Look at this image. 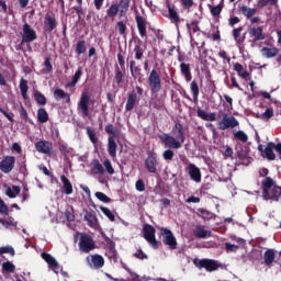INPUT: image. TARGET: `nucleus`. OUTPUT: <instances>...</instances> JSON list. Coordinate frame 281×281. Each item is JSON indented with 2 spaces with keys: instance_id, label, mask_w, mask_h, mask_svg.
Listing matches in <instances>:
<instances>
[{
  "instance_id": "nucleus-1",
  "label": "nucleus",
  "mask_w": 281,
  "mask_h": 281,
  "mask_svg": "<svg viewBox=\"0 0 281 281\" xmlns=\"http://www.w3.org/2000/svg\"><path fill=\"white\" fill-rule=\"evenodd\" d=\"M98 245L93 237L87 233H81L79 238V251L81 254H90L93 249H97Z\"/></svg>"
},
{
  "instance_id": "nucleus-2",
  "label": "nucleus",
  "mask_w": 281,
  "mask_h": 281,
  "mask_svg": "<svg viewBox=\"0 0 281 281\" xmlns=\"http://www.w3.org/2000/svg\"><path fill=\"white\" fill-rule=\"evenodd\" d=\"M159 232V238H162L164 245H167L171 250L177 249V237H175L172 231L166 227H160Z\"/></svg>"
},
{
  "instance_id": "nucleus-3",
  "label": "nucleus",
  "mask_w": 281,
  "mask_h": 281,
  "mask_svg": "<svg viewBox=\"0 0 281 281\" xmlns=\"http://www.w3.org/2000/svg\"><path fill=\"white\" fill-rule=\"evenodd\" d=\"M160 143L164 144L165 148L179 150L183 145L175 136H170L168 133H162L158 136Z\"/></svg>"
},
{
  "instance_id": "nucleus-4",
  "label": "nucleus",
  "mask_w": 281,
  "mask_h": 281,
  "mask_svg": "<svg viewBox=\"0 0 281 281\" xmlns=\"http://www.w3.org/2000/svg\"><path fill=\"white\" fill-rule=\"evenodd\" d=\"M38 38L36 31L32 29L29 23H24L22 26V40L21 45H25V43H34Z\"/></svg>"
},
{
  "instance_id": "nucleus-5",
  "label": "nucleus",
  "mask_w": 281,
  "mask_h": 281,
  "mask_svg": "<svg viewBox=\"0 0 281 281\" xmlns=\"http://www.w3.org/2000/svg\"><path fill=\"white\" fill-rule=\"evenodd\" d=\"M148 85L151 93H159L161 91V77L157 69H153L148 77Z\"/></svg>"
},
{
  "instance_id": "nucleus-6",
  "label": "nucleus",
  "mask_w": 281,
  "mask_h": 281,
  "mask_svg": "<svg viewBox=\"0 0 281 281\" xmlns=\"http://www.w3.org/2000/svg\"><path fill=\"white\" fill-rule=\"evenodd\" d=\"M159 166V160L157 159V153L148 151L147 158L145 159V168L150 175H157V167Z\"/></svg>"
},
{
  "instance_id": "nucleus-7",
  "label": "nucleus",
  "mask_w": 281,
  "mask_h": 281,
  "mask_svg": "<svg viewBox=\"0 0 281 281\" xmlns=\"http://www.w3.org/2000/svg\"><path fill=\"white\" fill-rule=\"evenodd\" d=\"M238 120L234 117L233 115H229L227 113L222 114V121L218 123V128L221 131H227V128H236V126H239Z\"/></svg>"
},
{
  "instance_id": "nucleus-8",
  "label": "nucleus",
  "mask_w": 281,
  "mask_h": 281,
  "mask_svg": "<svg viewBox=\"0 0 281 281\" xmlns=\"http://www.w3.org/2000/svg\"><path fill=\"white\" fill-rule=\"evenodd\" d=\"M58 27V20L56 19V14L54 12H48L44 16V26L43 30L47 34H52L53 31Z\"/></svg>"
},
{
  "instance_id": "nucleus-9",
  "label": "nucleus",
  "mask_w": 281,
  "mask_h": 281,
  "mask_svg": "<svg viewBox=\"0 0 281 281\" xmlns=\"http://www.w3.org/2000/svg\"><path fill=\"white\" fill-rule=\"evenodd\" d=\"M195 267L198 269H205L209 272L217 271V269L221 267V263L214 259H200L194 261Z\"/></svg>"
},
{
  "instance_id": "nucleus-10",
  "label": "nucleus",
  "mask_w": 281,
  "mask_h": 281,
  "mask_svg": "<svg viewBox=\"0 0 281 281\" xmlns=\"http://www.w3.org/2000/svg\"><path fill=\"white\" fill-rule=\"evenodd\" d=\"M135 22L140 38H144V41H148V32L146 31L148 21L146 20V18L142 16L139 13H136Z\"/></svg>"
},
{
  "instance_id": "nucleus-11",
  "label": "nucleus",
  "mask_w": 281,
  "mask_h": 281,
  "mask_svg": "<svg viewBox=\"0 0 281 281\" xmlns=\"http://www.w3.org/2000/svg\"><path fill=\"white\" fill-rule=\"evenodd\" d=\"M90 102H91V97H89V94L87 92H83L80 97L78 104H77L78 110L80 111L82 117H88Z\"/></svg>"
},
{
  "instance_id": "nucleus-12",
  "label": "nucleus",
  "mask_w": 281,
  "mask_h": 281,
  "mask_svg": "<svg viewBox=\"0 0 281 281\" xmlns=\"http://www.w3.org/2000/svg\"><path fill=\"white\" fill-rule=\"evenodd\" d=\"M14 164H16V158L14 156H5L0 161L1 172H4V175L12 172V170H14Z\"/></svg>"
},
{
  "instance_id": "nucleus-13",
  "label": "nucleus",
  "mask_w": 281,
  "mask_h": 281,
  "mask_svg": "<svg viewBox=\"0 0 281 281\" xmlns=\"http://www.w3.org/2000/svg\"><path fill=\"white\" fill-rule=\"evenodd\" d=\"M41 257L43 260H45V262H47L48 269H50L56 274L60 273V265L56 258H54V256L49 255V252H42Z\"/></svg>"
},
{
  "instance_id": "nucleus-14",
  "label": "nucleus",
  "mask_w": 281,
  "mask_h": 281,
  "mask_svg": "<svg viewBox=\"0 0 281 281\" xmlns=\"http://www.w3.org/2000/svg\"><path fill=\"white\" fill-rule=\"evenodd\" d=\"M191 47H198L199 52L205 47V32L200 31L190 37Z\"/></svg>"
},
{
  "instance_id": "nucleus-15",
  "label": "nucleus",
  "mask_w": 281,
  "mask_h": 281,
  "mask_svg": "<svg viewBox=\"0 0 281 281\" xmlns=\"http://www.w3.org/2000/svg\"><path fill=\"white\" fill-rule=\"evenodd\" d=\"M90 269H102L104 267V257L102 255H90L87 257Z\"/></svg>"
},
{
  "instance_id": "nucleus-16",
  "label": "nucleus",
  "mask_w": 281,
  "mask_h": 281,
  "mask_svg": "<svg viewBox=\"0 0 281 281\" xmlns=\"http://www.w3.org/2000/svg\"><path fill=\"white\" fill-rule=\"evenodd\" d=\"M188 175L191 181H194L195 183H201V179H202L201 169L196 167V165L194 164L188 165Z\"/></svg>"
},
{
  "instance_id": "nucleus-17",
  "label": "nucleus",
  "mask_w": 281,
  "mask_h": 281,
  "mask_svg": "<svg viewBox=\"0 0 281 281\" xmlns=\"http://www.w3.org/2000/svg\"><path fill=\"white\" fill-rule=\"evenodd\" d=\"M171 133L175 139L180 142V144L183 145L186 143V132L183 131V125L181 123L177 122L172 127Z\"/></svg>"
},
{
  "instance_id": "nucleus-18",
  "label": "nucleus",
  "mask_w": 281,
  "mask_h": 281,
  "mask_svg": "<svg viewBox=\"0 0 281 281\" xmlns=\"http://www.w3.org/2000/svg\"><path fill=\"white\" fill-rule=\"evenodd\" d=\"M35 150L43 155H52V143L47 140H38L35 143Z\"/></svg>"
},
{
  "instance_id": "nucleus-19",
  "label": "nucleus",
  "mask_w": 281,
  "mask_h": 281,
  "mask_svg": "<svg viewBox=\"0 0 281 281\" xmlns=\"http://www.w3.org/2000/svg\"><path fill=\"white\" fill-rule=\"evenodd\" d=\"M130 71L134 80H138L139 82H142V78H144V75H142V68L137 66V61L133 59L130 61Z\"/></svg>"
},
{
  "instance_id": "nucleus-20",
  "label": "nucleus",
  "mask_w": 281,
  "mask_h": 281,
  "mask_svg": "<svg viewBox=\"0 0 281 281\" xmlns=\"http://www.w3.org/2000/svg\"><path fill=\"white\" fill-rule=\"evenodd\" d=\"M248 34L250 38H252L254 43H257V41H265L266 36L262 32V27H249Z\"/></svg>"
},
{
  "instance_id": "nucleus-21",
  "label": "nucleus",
  "mask_w": 281,
  "mask_h": 281,
  "mask_svg": "<svg viewBox=\"0 0 281 281\" xmlns=\"http://www.w3.org/2000/svg\"><path fill=\"white\" fill-rule=\"evenodd\" d=\"M281 187L274 186L268 191V196H262L265 201H280Z\"/></svg>"
},
{
  "instance_id": "nucleus-22",
  "label": "nucleus",
  "mask_w": 281,
  "mask_h": 281,
  "mask_svg": "<svg viewBox=\"0 0 281 281\" xmlns=\"http://www.w3.org/2000/svg\"><path fill=\"white\" fill-rule=\"evenodd\" d=\"M55 100H64V104H71V94L65 92V90L57 88L54 90Z\"/></svg>"
},
{
  "instance_id": "nucleus-23",
  "label": "nucleus",
  "mask_w": 281,
  "mask_h": 281,
  "mask_svg": "<svg viewBox=\"0 0 281 281\" xmlns=\"http://www.w3.org/2000/svg\"><path fill=\"white\" fill-rule=\"evenodd\" d=\"M193 236H195V238H210L212 236V231H206L205 226L198 225L193 229Z\"/></svg>"
},
{
  "instance_id": "nucleus-24",
  "label": "nucleus",
  "mask_w": 281,
  "mask_h": 281,
  "mask_svg": "<svg viewBox=\"0 0 281 281\" xmlns=\"http://www.w3.org/2000/svg\"><path fill=\"white\" fill-rule=\"evenodd\" d=\"M274 148H276V143L273 142L267 143L266 148L263 149V153L268 161H276V153H273Z\"/></svg>"
},
{
  "instance_id": "nucleus-25",
  "label": "nucleus",
  "mask_w": 281,
  "mask_h": 281,
  "mask_svg": "<svg viewBox=\"0 0 281 281\" xmlns=\"http://www.w3.org/2000/svg\"><path fill=\"white\" fill-rule=\"evenodd\" d=\"M196 115L198 117H200V120H203L204 122H216V113H207L199 108L196 110Z\"/></svg>"
},
{
  "instance_id": "nucleus-26",
  "label": "nucleus",
  "mask_w": 281,
  "mask_h": 281,
  "mask_svg": "<svg viewBox=\"0 0 281 281\" xmlns=\"http://www.w3.org/2000/svg\"><path fill=\"white\" fill-rule=\"evenodd\" d=\"M108 153L112 159L117 157V143H115V138L113 137L108 138Z\"/></svg>"
},
{
  "instance_id": "nucleus-27",
  "label": "nucleus",
  "mask_w": 281,
  "mask_h": 281,
  "mask_svg": "<svg viewBox=\"0 0 281 281\" xmlns=\"http://www.w3.org/2000/svg\"><path fill=\"white\" fill-rule=\"evenodd\" d=\"M135 104H137V93L135 92L127 93L125 111H133L135 109Z\"/></svg>"
},
{
  "instance_id": "nucleus-28",
  "label": "nucleus",
  "mask_w": 281,
  "mask_h": 281,
  "mask_svg": "<svg viewBox=\"0 0 281 281\" xmlns=\"http://www.w3.org/2000/svg\"><path fill=\"white\" fill-rule=\"evenodd\" d=\"M262 196H269V190L276 187V182L271 177H266V179L262 180Z\"/></svg>"
},
{
  "instance_id": "nucleus-29",
  "label": "nucleus",
  "mask_w": 281,
  "mask_h": 281,
  "mask_svg": "<svg viewBox=\"0 0 281 281\" xmlns=\"http://www.w3.org/2000/svg\"><path fill=\"white\" fill-rule=\"evenodd\" d=\"M156 229L150 224H145L143 226V236L145 240H150L151 238H155Z\"/></svg>"
},
{
  "instance_id": "nucleus-30",
  "label": "nucleus",
  "mask_w": 281,
  "mask_h": 281,
  "mask_svg": "<svg viewBox=\"0 0 281 281\" xmlns=\"http://www.w3.org/2000/svg\"><path fill=\"white\" fill-rule=\"evenodd\" d=\"M104 131L108 135H110L109 137H112V139H116V137H120L121 134V131L111 123L105 125Z\"/></svg>"
},
{
  "instance_id": "nucleus-31",
  "label": "nucleus",
  "mask_w": 281,
  "mask_h": 281,
  "mask_svg": "<svg viewBox=\"0 0 281 281\" xmlns=\"http://www.w3.org/2000/svg\"><path fill=\"white\" fill-rule=\"evenodd\" d=\"M60 181L63 183V188L65 191V194H74V184H71V181H69V178L65 175L60 176Z\"/></svg>"
},
{
  "instance_id": "nucleus-32",
  "label": "nucleus",
  "mask_w": 281,
  "mask_h": 281,
  "mask_svg": "<svg viewBox=\"0 0 281 281\" xmlns=\"http://www.w3.org/2000/svg\"><path fill=\"white\" fill-rule=\"evenodd\" d=\"M167 8L171 23H175V25H179L181 23V18L179 16V13L170 4H168Z\"/></svg>"
},
{
  "instance_id": "nucleus-33",
  "label": "nucleus",
  "mask_w": 281,
  "mask_h": 281,
  "mask_svg": "<svg viewBox=\"0 0 281 281\" xmlns=\"http://www.w3.org/2000/svg\"><path fill=\"white\" fill-rule=\"evenodd\" d=\"M187 30L189 32L190 37L201 32V27L199 26V21L193 20L190 23H187Z\"/></svg>"
},
{
  "instance_id": "nucleus-34",
  "label": "nucleus",
  "mask_w": 281,
  "mask_h": 281,
  "mask_svg": "<svg viewBox=\"0 0 281 281\" xmlns=\"http://www.w3.org/2000/svg\"><path fill=\"white\" fill-rule=\"evenodd\" d=\"M273 260H276V251L273 249H268L263 254V261L266 267H271L273 265Z\"/></svg>"
},
{
  "instance_id": "nucleus-35",
  "label": "nucleus",
  "mask_w": 281,
  "mask_h": 281,
  "mask_svg": "<svg viewBox=\"0 0 281 281\" xmlns=\"http://www.w3.org/2000/svg\"><path fill=\"white\" fill-rule=\"evenodd\" d=\"M180 71L182 76H184L187 82H190L192 80V71L190 70V64L181 63Z\"/></svg>"
},
{
  "instance_id": "nucleus-36",
  "label": "nucleus",
  "mask_w": 281,
  "mask_h": 281,
  "mask_svg": "<svg viewBox=\"0 0 281 281\" xmlns=\"http://www.w3.org/2000/svg\"><path fill=\"white\" fill-rule=\"evenodd\" d=\"M37 122H40L41 124L49 122V114L47 113V110H45V108H40L37 110Z\"/></svg>"
},
{
  "instance_id": "nucleus-37",
  "label": "nucleus",
  "mask_w": 281,
  "mask_h": 281,
  "mask_svg": "<svg viewBox=\"0 0 281 281\" xmlns=\"http://www.w3.org/2000/svg\"><path fill=\"white\" fill-rule=\"evenodd\" d=\"M75 52L77 56H82V54H87V42L85 40L78 41Z\"/></svg>"
},
{
  "instance_id": "nucleus-38",
  "label": "nucleus",
  "mask_w": 281,
  "mask_h": 281,
  "mask_svg": "<svg viewBox=\"0 0 281 281\" xmlns=\"http://www.w3.org/2000/svg\"><path fill=\"white\" fill-rule=\"evenodd\" d=\"M131 8V0H121L119 3L120 16H125Z\"/></svg>"
},
{
  "instance_id": "nucleus-39",
  "label": "nucleus",
  "mask_w": 281,
  "mask_h": 281,
  "mask_svg": "<svg viewBox=\"0 0 281 281\" xmlns=\"http://www.w3.org/2000/svg\"><path fill=\"white\" fill-rule=\"evenodd\" d=\"M82 78V67H79L74 77H72V80L70 82H68L66 85V87H76V85H78V82L80 81V79Z\"/></svg>"
},
{
  "instance_id": "nucleus-40",
  "label": "nucleus",
  "mask_w": 281,
  "mask_h": 281,
  "mask_svg": "<svg viewBox=\"0 0 281 281\" xmlns=\"http://www.w3.org/2000/svg\"><path fill=\"white\" fill-rule=\"evenodd\" d=\"M119 12H120V4L113 3L106 10V16H108V19H115V16H117Z\"/></svg>"
},
{
  "instance_id": "nucleus-41",
  "label": "nucleus",
  "mask_w": 281,
  "mask_h": 281,
  "mask_svg": "<svg viewBox=\"0 0 281 281\" xmlns=\"http://www.w3.org/2000/svg\"><path fill=\"white\" fill-rule=\"evenodd\" d=\"M21 193V188L19 186H13L12 188L8 187L5 194L9 196V199H16L19 194Z\"/></svg>"
},
{
  "instance_id": "nucleus-42",
  "label": "nucleus",
  "mask_w": 281,
  "mask_h": 281,
  "mask_svg": "<svg viewBox=\"0 0 281 281\" xmlns=\"http://www.w3.org/2000/svg\"><path fill=\"white\" fill-rule=\"evenodd\" d=\"M29 89H30V87L27 86V80L22 78L20 80V91H21V95H22L23 100H29V98H30V97H27Z\"/></svg>"
},
{
  "instance_id": "nucleus-43",
  "label": "nucleus",
  "mask_w": 281,
  "mask_h": 281,
  "mask_svg": "<svg viewBox=\"0 0 281 281\" xmlns=\"http://www.w3.org/2000/svg\"><path fill=\"white\" fill-rule=\"evenodd\" d=\"M278 53H279L278 48L263 47L261 49V54L266 58H276V56H278Z\"/></svg>"
},
{
  "instance_id": "nucleus-44",
  "label": "nucleus",
  "mask_w": 281,
  "mask_h": 281,
  "mask_svg": "<svg viewBox=\"0 0 281 281\" xmlns=\"http://www.w3.org/2000/svg\"><path fill=\"white\" fill-rule=\"evenodd\" d=\"M243 30H245L243 26L233 30V37L235 38L237 45L245 43V36L240 37V32H243Z\"/></svg>"
},
{
  "instance_id": "nucleus-45",
  "label": "nucleus",
  "mask_w": 281,
  "mask_h": 281,
  "mask_svg": "<svg viewBox=\"0 0 281 281\" xmlns=\"http://www.w3.org/2000/svg\"><path fill=\"white\" fill-rule=\"evenodd\" d=\"M135 60H142L144 58V48H142V40L134 47Z\"/></svg>"
},
{
  "instance_id": "nucleus-46",
  "label": "nucleus",
  "mask_w": 281,
  "mask_h": 281,
  "mask_svg": "<svg viewBox=\"0 0 281 281\" xmlns=\"http://www.w3.org/2000/svg\"><path fill=\"white\" fill-rule=\"evenodd\" d=\"M86 133L93 146H98V134H95V131H93L91 127H86Z\"/></svg>"
},
{
  "instance_id": "nucleus-47",
  "label": "nucleus",
  "mask_w": 281,
  "mask_h": 281,
  "mask_svg": "<svg viewBox=\"0 0 281 281\" xmlns=\"http://www.w3.org/2000/svg\"><path fill=\"white\" fill-rule=\"evenodd\" d=\"M124 71L125 70L120 69V67H115L114 82H116L119 86L124 82Z\"/></svg>"
},
{
  "instance_id": "nucleus-48",
  "label": "nucleus",
  "mask_w": 281,
  "mask_h": 281,
  "mask_svg": "<svg viewBox=\"0 0 281 281\" xmlns=\"http://www.w3.org/2000/svg\"><path fill=\"white\" fill-rule=\"evenodd\" d=\"M191 92L193 95V102L198 104L199 103V83L196 82V80H193L191 82Z\"/></svg>"
},
{
  "instance_id": "nucleus-49",
  "label": "nucleus",
  "mask_w": 281,
  "mask_h": 281,
  "mask_svg": "<svg viewBox=\"0 0 281 281\" xmlns=\"http://www.w3.org/2000/svg\"><path fill=\"white\" fill-rule=\"evenodd\" d=\"M273 115V108H268L261 115H257L256 117H258L259 120H263V122H269V120H271Z\"/></svg>"
},
{
  "instance_id": "nucleus-50",
  "label": "nucleus",
  "mask_w": 281,
  "mask_h": 281,
  "mask_svg": "<svg viewBox=\"0 0 281 281\" xmlns=\"http://www.w3.org/2000/svg\"><path fill=\"white\" fill-rule=\"evenodd\" d=\"M239 10L247 19H251V16H255L257 12L256 9L248 8L247 5H241Z\"/></svg>"
},
{
  "instance_id": "nucleus-51",
  "label": "nucleus",
  "mask_w": 281,
  "mask_h": 281,
  "mask_svg": "<svg viewBox=\"0 0 281 281\" xmlns=\"http://www.w3.org/2000/svg\"><path fill=\"white\" fill-rule=\"evenodd\" d=\"M34 99L40 106H45V104H47V98H45V94L42 92L36 91L34 93Z\"/></svg>"
},
{
  "instance_id": "nucleus-52",
  "label": "nucleus",
  "mask_w": 281,
  "mask_h": 281,
  "mask_svg": "<svg viewBox=\"0 0 281 281\" xmlns=\"http://www.w3.org/2000/svg\"><path fill=\"white\" fill-rule=\"evenodd\" d=\"M77 5L72 8L75 10L78 19H82L85 16V10L82 9V0H76Z\"/></svg>"
},
{
  "instance_id": "nucleus-53",
  "label": "nucleus",
  "mask_w": 281,
  "mask_h": 281,
  "mask_svg": "<svg viewBox=\"0 0 281 281\" xmlns=\"http://www.w3.org/2000/svg\"><path fill=\"white\" fill-rule=\"evenodd\" d=\"M149 106H151V109H155L156 111H161L165 106V103L161 99H156L149 102Z\"/></svg>"
},
{
  "instance_id": "nucleus-54",
  "label": "nucleus",
  "mask_w": 281,
  "mask_h": 281,
  "mask_svg": "<svg viewBox=\"0 0 281 281\" xmlns=\"http://www.w3.org/2000/svg\"><path fill=\"white\" fill-rule=\"evenodd\" d=\"M86 221H88V225L90 227H95L98 225V217L93 215V213L89 212L85 215Z\"/></svg>"
},
{
  "instance_id": "nucleus-55",
  "label": "nucleus",
  "mask_w": 281,
  "mask_h": 281,
  "mask_svg": "<svg viewBox=\"0 0 281 281\" xmlns=\"http://www.w3.org/2000/svg\"><path fill=\"white\" fill-rule=\"evenodd\" d=\"M105 256L106 258H109V260L111 262H117V250L115 248H112V249H108L105 251Z\"/></svg>"
},
{
  "instance_id": "nucleus-56",
  "label": "nucleus",
  "mask_w": 281,
  "mask_h": 281,
  "mask_svg": "<svg viewBox=\"0 0 281 281\" xmlns=\"http://www.w3.org/2000/svg\"><path fill=\"white\" fill-rule=\"evenodd\" d=\"M258 8H267V5H273L278 8V0H259L257 3Z\"/></svg>"
},
{
  "instance_id": "nucleus-57",
  "label": "nucleus",
  "mask_w": 281,
  "mask_h": 281,
  "mask_svg": "<svg viewBox=\"0 0 281 281\" xmlns=\"http://www.w3.org/2000/svg\"><path fill=\"white\" fill-rule=\"evenodd\" d=\"M92 166H93V170H95L94 175H102L104 172V167L102 166V164H100V160L93 159Z\"/></svg>"
},
{
  "instance_id": "nucleus-58",
  "label": "nucleus",
  "mask_w": 281,
  "mask_h": 281,
  "mask_svg": "<svg viewBox=\"0 0 281 281\" xmlns=\"http://www.w3.org/2000/svg\"><path fill=\"white\" fill-rule=\"evenodd\" d=\"M234 137H235V139H238L239 142H243L244 144H246V142H248V139H249V137L243 131L235 132Z\"/></svg>"
},
{
  "instance_id": "nucleus-59",
  "label": "nucleus",
  "mask_w": 281,
  "mask_h": 281,
  "mask_svg": "<svg viewBox=\"0 0 281 281\" xmlns=\"http://www.w3.org/2000/svg\"><path fill=\"white\" fill-rule=\"evenodd\" d=\"M2 269L7 271V273H14V271H16V267L10 261L3 262Z\"/></svg>"
},
{
  "instance_id": "nucleus-60",
  "label": "nucleus",
  "mask_w": 281,
  "mask_h": 281,
  "mask_svg": "<svg viewBox=\"0 0 281 281\" xmlns=\"http://www.w3.org/2000/svg\"><path fill=\"white\" fill-rule=\"evenodd\" d=\"M199 212H200L202 218H204V221H212V218H214V213H212L205 209H199Z\"/></svg>"
},
{
  "instance_id": "nucleus-61",
  "label": "nucleus",
  "mask_w": 281,
  "mask_h": 281,
  "mask_svg": "<svg viewBox=\"0 0 281 281\" xmlns=\"http://www.w3.org/2000/svg\"><path fill=\"white\" fill-rule=\"evenodd\" d=\"M207 38H212V41L221 43V31L218 30V27H213V33L211 35H207Z\"/></svg>"
},
{
  "instance_id": "nucleus-62",
  "label": "nucleus",
  "mask_w": 281,
  "mask_h": 281,
  "mask_svg": "<svg viewBox=\"0 0 281 281\" xmlns=\"http://www.w3.org/2000/svg\"><path fill=\"white\" fill-rule=\"evenodd\" d=\"M100 210L104 214V216L109 218V221H112V222L115 221V214H113V212H111L109 207L101 206Z\"/></svg>"
},
{
  "instance_id": "nucleus-63",
  "label": "nucleus",
  "mask_w": 281,
  "mask_h": 281,
  "mask_svg": "<svg viewBox=\"0 0 281 281\" xmlns=\"http://www.w3.org/2000/svg\"><path fill=\"white\" fill-rule=\"evenodd\" d=\"M134 258H136L137 260H148V255H146V252H144V250L142 248H138L136 250V252H134Z\"/></svg>"
},
{
  "instance_id": "nucleus-64",
  "label": "nucleus",
  "mask_w": 281,
  "mask_h": 281,
  "mask_svg": "<svg viewBox=\"0 0 281 281\" xmlns=\"http://www.w3.org/2000/svg\"><path fill=\"white\" fill-rule=\"evenodd\" d=\"M103 166H104L105 171L108 172V175H115V169L113 168V165L111 164V160L105 159L103 161Z\"/></svg>"
}]
</instances>
